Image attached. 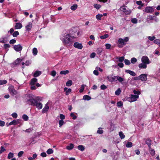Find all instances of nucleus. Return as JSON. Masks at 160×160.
Here are the masks:
<instances>
[{
    "mask_svg": "<svg viewBox=\"0 0 160 160\" xmlns=\"http://www.w3.org/2000/svg\"><path fill=\"white\" fill-rule=\"evenodd\" d=\"M93 6L95 8L97 9H99L101 7V5L97 4H94Z\"/></svg>",
    "mask_w": 160,
    "mask_h": 160,
    "instance_id": "obj_46",
    "label": "nucleus"
},
{
    "mask_svg": "<svg viewBox=\"0 0 160 160\" xmlns=\"http://www.w3.org/2000/svg\"><path fill=\"white\" fill-rule=\"evenodd\" d=\"M60 118L61 120H63L65 119V116L64 115L61 114L60 115Z\"/></svg>",
    "mask_w": 160,
    "mask_h": 160,
    "instance_id": "obj_54",
    "label": "nucleus"
},
{
    "mask_svg": "<svg viewBox=\"0 0 160 160\" xmlns=\"http://www.w3.org/2000/svg\"><path fill=\"white\" fill-rule=\"evenodd\" d=\"M122 105L123 104L122 103V102L121 101L118 102L117 103V105L118 107H120L122 106Z\"/></svg>",
    "mask_w": 160,
    "mask_h": 160,
    "instance_id": "obj_52",
    "label": "nucleus"
},
{
    "mask_svg": "<svg viewBox=\"0 0 160 160\" xmlns=\"http://www.w3.org/2000/svg\"><path fill=\"white\" fill-rule=\"evenodd\" d=\"M32 23L31 22H29L28 24L26 26V30L28 31H30L32 28Z\"/></svg>",
    "mask_w": 160,
    "mask_h": 160,
    "instance_id": "obj_12",
    "label": "nucleus"
},
{
    "mask_svg": "<svg viewBox=\"0 0 160 160\" xmlns=\"http://www.w3.org/2000/svg\"><path fill=\"white\" fill-rule=\"evenodd\" d=\"M22 27V24L19 22L17 23L15 26V28L17 29H21Z\"/></svg>",
    "mask_w": 160,
    "mask_h": 160,
    "instance_id": "obj_16",
    "label": "nucleus"
},
{
    "mask_svg": "<svg viewBox=\"0 0 160 160\" xmlns=\"http://www.w3.org/2000/svg\"><path fill=\"white\" fill-rule=\"evenodd\" d=\"M133 93H134V94H137V95H138L140 94V91H136L135 90H134L133 91Z\"/></svg>",
    "mask_w": 160,
    "mask_h": 160,
    "instance_id": "obj_60",
    "label": "nucleus"
},
{
    "mask_svg": "<svg viewBox=\"0 0 160 160\" xmlns=\"http://www.w3.org/2000/svg\"><path fill=\"white\" fill-rule=\"evenodd\" d=\"M154 42L158 44L160 48V40L159 39H156L154 41Z\"/></svg>",
    "mask_w": 160,
    "mask_h": 160,
    "instance_id": "obj_26",
    "label": "nucleus"
},
{
    "mask_svg": "<svg viewBox=\"0 0 160 160\" xmlns=\"http://www.w3.org/2000/svg\"><path fill=\"white\" fill-rule=\"evenodd\" d=\"M56 72L55 71H52L51 72V74L53 77H54L56 75Z\"/></svg>",
    "mask_w": 160,
    "mask_h": 160,
    "instance_id": "obj_64",
    "label": "nucleus"
},
{
    "mask_svg": "<svg viewBox=\"0 0 160 160\" xmlns=\"http://www.w3.org/2000/svg\"><path fill=\"white\" fill-rule=\"evenodd\" d=\"M149 150L150 151V154L152 156H154L155 153V151L153 149H152L151 148H149Z\"/></svg>",
    "mask_w": 160,
    "mask_h": 160,
    "instance_id": "obj_28",
    "label": "nucleus"
},
{
    "mask_svg": "<svg viewBox=\"0 0 160 160\" xmlns=\"http://www.w3.org/2000/svg\"><path fill=\"white\" fill-rule=\"evenodd\" d=\"M105 46L106 47V48L107 49H109L111 47V44H105Z\"/></svg>",
    "mask_w": 160,
    "mask_h": 160,
    "instance_id": "obj_61",
    "label": "nucleus"
},
{
    "mask_svg": "<svg viewBox=\"0 0 160 160\" xmlns=\"http://www.w3.org/2000/svg\"><path fill=\"white\" fill-rule=\"evenodd\" d=\"M138 96L136 95H131V97L129 99V101L133 102L136 101L137 98H138Z\"/></svg>",
    "mask_w": 160,
    "mask_h": 160,
    "instance_id": "obj_6",
    "label": "nucleus"
},
{
    "mask_svg": "<svg viewBox=\"0 0 160 160\" xmlns=\"http://www.w3.org/2000/svg\"><path fill=\"white\" fill-rule=\"evenodd\" d=\"M119 135L121 139H123L125 137V136L123 134L122 132L121 131L119 132Z\"/></svg>",
    "mask_w": 160,
    "mask_h": 160,
    "instance_id": "obj_27",
    "label": "nucleus"
},
{
    "mask_svg": "<svg viewBox=\"0 0 160 160\" xmlns=\"http://www.w3.org/2000/svg\"><path fill=\"white\" fill-rule=\"evenodd\" d=\"M147 64L144 63H141L139 64L138 67H139V68H141V69H142V68L145 69L147 67Z\"/></svg>",
    "mask_w": 160,
    "mask_h": 160,
    "instance_id": "obj_15",
    "label": "nucleus"
},
{
    "mask_svg": "<svg viewBox=\"0 0 160 160\" xmlns=\"http://www.w3.org/2000/svg\"><path fill=\"white\" fill-rule=\"evenodd\" d=\"M132 143L131 142H128L127 143L126 146L127 148H131L132 146Z\"/></svg>",
    "mask_w": 160,
    "mask_h": 160,
    "instance_id": "obj_36",
    "label": "nucleus"
},
{
    "mask_svg": "<svg viewBox=\"0 0 160 160\" xmlns=\"http://www.w3.org/2000/svg\"><path fill=\"white\" fill-rule=\"evenodd\" d=\"M13 157V154L12 152H9L8 154V158L10 159L11 158H12Z\"/></svg>",
    "mask_w": 160,
    "mask_h": 160,
    "instance_id": "obj_42",
    "label": "nucleus"
},
{
    "mask_svg": "<svg viewBox=\"0 0 160 160\" xmlns=\"http://www.w3.org/2000/svg\"><path fill=\"white\" fill-rule=\"evenodd\" d=\"M47 152L48 154H50L53 152V151L52 149L49 148L47 150Z\"/></svg>",
    "mask_w": 160,
    "mask_h": 160,
    "instance_id": "obj_45",
    "label": "nucleus"
},
{
    "mask_svg": "<svg viewBox=\"0 0 160 160\" xmlns=\"http://www.w3.org/2000/svg\"><path fill=\"white\" fill-rule=\"evenodd\" d=\"M73 46L74 47L80 49H82L83 47L82 44L79 43L78 42H76L74 43Z\"/></svg>",
    "mask_w": 160,
    "mask_h": 160,
    "instance_id": "obj_11",
    "label": "nucleus"
},
{
    "mask_svg": "<svg viewBox=\"0 0 160 160\" xmlns=\"http://www.w3.org/2000/svg\"><path fill=\"white\" fill-rule=\"evenodd\" d=\"M109 37L108 34H105L104 35L101 36H100V38L101 39H105L108 38Z\"/></svg>",
    "mask_w": 160,
    "mask_h": 160,
    "instance_id": "obj_32",
    "label": "nucleus"
},
{
    "mask_svg": "<svg viewBox=\"0 0 160 160\" xmlns=\"http://www.w3.org/2000/svg\"><path fill=\"white\" fill-rule=\"evenodd\" d=\"M103 131L102 130V128H98L97 131V132L98 133L100 134H102L103 133Z\"/></svg>",
    "mask_w": 160,
    "mask_h": 160,
    "instance_id": "obj_41",
    "label": "nucleus"
},
{
    "mask_svg": "<svg viewBox=\"0 0 160 160\" xmlns=\"http://www.w3.org/2000/svg\"><path fill=\"white\" fill-rule=\"evenodd\" d=\"M116 58L117 59H118L119 62H122L124 59V57H116Z\"/></svg>",
    "mask_w": 160,
    "mask_h": 160,
    "instance_id": "obj_22",
    "label": "nucleus"
},
{
    "mask_svg": "<svg viewBox=\"0 0 160 160\" xmlns=\"http://www.w3.org/2000/svg\"><path fill=\"white\" fill-rule=\"evenodd\" d=\"M86 86L85 85H84V84L82 85L81 86V88L79 90V92H82L84 89L85 87H86Z\"/></svg>",
    "mask_w": 160,
    "mask_h": 160,
    "instance_id": "obj_31",
    "label": "nucleus"
},
{
    "mask_svg": "<svg viewBox=\"0 0 160 160\" xmlns=\"http://www.w3.org/2000/svg\"><path fill=\"white\" fill-rule=\"evenodd\" d=\"M22 60H21L19 58H18L17 59V60L15 61V63L16 64H17L19 63L22 61Z\"/></svg>",
    "mask_w": 160,
    "mask_h": 160,
    "instance_id": "obj_59",
    "label": "nucleus"
},
{
    "mask_svg": "<svg viewBox=\"0 0 160 160\" xmlns=\"http://www.w3.org/2000/svg\"><path fill=\"white\" fill-rule=\"evenodd\" d=\"M147 75L146 74H143L140 75L138 77L135 78L134 80H137L138 79H140L142 81H145L147 80Z\"/></svg>",
    "mask_w": 160,
    "mask_h": 160,
    "instance_id": "obj_3",
    "label": "nucleus"
},
{
    "mask_svg": "<svg viewBox=\"0 0 160 160\" xmlns=\"http://www.w3.org/2000/svg\"><path fill=\"white\" fill-rule=\"evenodd\" d=\"M64 122L63 120H60L59 121V127L61 128L62 126L64 123Z\"/></svg>",
    "mask_w": 160,
    "mask_h": 160,
    "instance_id": "obj_39",
    "label": "nucleus"
},
{
    "mask_svg": "<svg viewBox=\"0 0 160 160\" xmlns=\"http://www.w3.org/2000/svg\"><path fill=\"white\" fill-rule=\"evenodd\" d=\"M28 103L33 106H35L38 109H41L42 107V104L41 102H38L35 99L32 98L29 99L27 101Z\"/></svg>",
    "mask_w": 160,
    "mask_h": 160,
    "instance_id": "obj_2",
    "label": "nucleus"
},
{
    "mask_svg": "<svg viewBox=\"0 0 160 160\" xmlns=\"http://www.w3.org/2000/svg\"><path fill=\"white\" fill-rule=\"evenodd\" d=\"M7 82V81L6 80H0V85L6 84Z\"/></svg>",
    "mask_w": 160,
    "mask_h": 160,
    "instance_id": "obj_34",
    "label": "nucleus"
},
{
    "mask_svg": "<svg viewBox=\"0 0 160 160\" xmlns=\"http://www.w3.org/2000/svg\"><path fill=\"white\" fill-rule=\"evenodd\" d=\"M23 153H24V152L23 151H20L18 153V156L19 157H21L22 155L23 154Z\"/></svg>",
    "mask_w": 160,
    "mask_h": 160,
    "instance_id": "obj_55",
    "label": "nucleus"
},
{
    "mask_svg": "<svg viewBox=\"0 0 160 160\" xmlns=\"http://www.w3.org/2000/svg\"><path fill=\"white\" fill-rule=\"evenodd\" d=\"M0 149H1L0 151V154L2 153V152L6 150L4 148V147L2 146L1 147Z\"/></svg>",
    "mask_w": 160,
    "mask_h": 160,
    "instance_id": "obj_53",
    "label": "nucleus"
},
{
    "mask_svg": "<svg viewBox=\"0 0 160 160\" xmlns=\"http://www.w3.org/2000/svg\"><path fill=\"white\" fill-rule=\"evenodd\" d=\"M70 116L73 119H75L77 118V117L73 113H72L70 114Z\"/></svg>",
    "mask_w": 160,
    "mask_h": 160,
    "instance_id": "obj_51",
    "label": "nucleus"
},
{
    "mask_svg": "<svg viewBox=\"0 0 160 160\" xmlns=\"http://www.w3.org/2000/svg\"><path fill=\"white\" fill-rule=\"evenodd\" d=\"M137 19L136 18H133L132 19L131 22L133 23H137Z\"/></svg>",
    "mask_w": 160,
    "mask_h": 160,
    "instance_id": "obj_48",
    "label": "nucleus"
},
{
    "mask_svg": "<svg viewBox=\"0 0 160 160\" xmlns=\"http://www.w3.org/2000/svg\"><path fill=\"white\" fill-rule=\"evenodd\" d=\"M145 142L146 144L148 145L149 148H151V145L152 142L151 140L150 139H148Z\"/></svg>",
    "mask_w": 160,
    "mask_h": 160,
    "instance_id": "obj_18",
    "label": "nucleus"
},
{
    "mask_svg": "<svg viewBox=\"0 0 160 160\" xmlns=\"http://www.w3.org/2000/svg\"><path fill=\"white\" fill-rule=\"evenodd\" d=\"M18 121L14 120H13V121H12L10 122L9 123V125H16L18 124Z\"/></svg>",
    "mask_w": 160,
    "mask_h": 160,
    "instance_id": "obj_21",
    "label": "nucleus"
},
{
    "mask_svg": "<svg viewBox=\"0 0 160 160\" xmlns=\"http://www.w3.org/2000/svg\"><path fill=\"white\" fill-rule=\"evenodd\" d=\"M120 10L124 12L126 14H129L131 12V11L130 10H126L125 6H123L121 7Z\"/></svg>",
    "mask_w": 160,
    "mask_h": 160,
    "instance_id": "obj_7",
    "label": "nucleus"
},
{
    "mask_svg": "<svg viewBox=\"0 0 160 160\" xmlns=\"http://www.w3.org/2000/svg\"><path fill=\"white\" fill-rule=\"evenodd\" d=\"M72 37L70 35L68 34L64 36H62V37H61V39L64 45H70L72 42Z\"/></svg>",
    "mask_w": 160,
    "mask_h": 160,
    "instance_id": "obj_1",
    "label": "nucleus"
},
{
    "mask_svg": "<svg viewBox=\"0 0 160 160\" xmlns=\"http://www.w3.org/2000/svg\"><path fill=\"white\" fill-rule=\"evenodd\" d=\"M74 147V145L72 143H70L69 145L66 147V149L68 150H72Z\"/></svg>",
    "mask_w": 160,
    "mask_h": 160,
    "instance_id": "obj_20",
    "label": "nucleus"
},
{
    "mask_svg": "<svg viewBox=\"0 0 160 160\" xmlns=\"http://www.w3.org/2000/svg\"><path fill=\"white\" fill-rule=\"evenodd\" d=\"M41 74V72L39 71H37L33 74V76L35 77L39 76Z\"/></svg>",
    "mask_w": 160,
    "mask_h": 160,
    "instance_id": "obj_19",
    "label": "nucleus"
},
{
    "mask_svg": "<svg viewBox=\"0 0 160 160\" xmlns=\"http://www.w3.org/2000/svg\"><path fill=\"white\" fill-rule=\"evenodd\" d=\"M121 92V90L120 88H118L115 92V94L117 95H119Z\"/></svg>",
    "mask_w": 160,
    "mask_h": 160,
    "instance_id": "obj_37",
    "label": "nucleus"
},
{
    "mask_svg": "<svg viewBox=\"0 0 160 160\" xmlns=\"http://www.w3.org/2000/svg\"><path fill=\"white\" fill-rule=\"evenodd\" d=\"M100 88L102 90H104L107 88V87L104 84L101 85Z\"/></svg>",
    "mask_w": 160,
    "mask_h": 160,
    "instance_id": "obj_58",
    "label": "nucleus"
},
{
    "mask_svg": "<svg viewBox=\"0 0 160 160\" xmlns=\"http://www.w3.org/2000/svg\"><path fill=\"white\" fill-rule=\"evenodd\" d=\"M102 16V14H98L96 16V18L98 20H101Z\"/></svg>",
    "mask_w": 160,
    "mask_h": 160,
    "instance_id": "obj_43",
    "label": "nucleus"
},
{
    "mask_svg": "<svg viewBox=\"0 0 160 160\" xmlns=\"http://www.w3.org/2000/svg\"><path fill=\"white\" fill-rule=\"evenodd\" d=\"M23 119L25 121H27L28 119V117L27 115L24 114L22 116Z\"/></svg>",
    "mask_w": 160,
    "mask_h": 160,
    "instance_id": "obj_40",
    "label": "nucleus"
},
{
    "mask_svg": "<svg viewBox=\"0 0 160 160\" xmlns=\"http://www.w3.org/2000/svg\"><path fill=\"white\" fill-rule=\"evenodd\" d=\"M71 91H72V90L71 89H70V88L68 89V90L67 91H66V92L65 93H66V95H68L71 92Z\"/></svg>",
    "mask_w": 160,
    "mask_h": 160,
    "instance_id": "obj_50",
    "label": "nucleus"
},
{
    "mask_svg": "<svg viewBox=\"0 0 160 160\" xmlns=\"http://www.w3.org/2000/svg\"><path fill=\"white\" fill-rule=\"evenodd\" d=\"M77 5L76 4H74L71 7V9L72 10H75L77 8Z\"/></svg>",
    "mask_w": 160,
    "mask_h": 160,
    "instance_id": "obj_30",
    "label": "nucleus"
},
{
    "mask_svg": "<svg viewBox=\"0 0 160 160\" xmlns=\"http://www.w3.org/2000/svg\"><path fill=\"white\" fill-rule=\"evenodd\" d=\"M118 66L120 68H122L123 67L124 65H123V63H122V62H121L119 63L118 64Z\"/></svg>",
    "mask_w": 160,
    "mask_h": 160,
    "instance_id": "obj_63",
    "label": "nucleus"
},
{
    "mask_svg": "<svg viewBox=\"0 0 160 160\" xmlns=\"http://www.w3.org/2000/svg\"><path fill=\"white\" fill-rule=\"evenodd\" d=\"M69 72V71L68 70H66L65 71H61L60 72V74L61 75H66V74L68 73Z\"/></svg>",
    "mask_w": 160,
    "mask_h": 160,
    "instance_id": "obj_24",
    "label": "nucleus"
},
{
    "mask_svg": "<svg viewBox=\"0 0 160 160\" xmlns=\"http://www.w3.org/2000/svg\"><path fill=\"white\" fill-rule=\"evenodd\" d=\"M83 99L85 100H89L91 99V97L89 96L85 95L83 97Z\"/></svg>",
    "mask_w": 160,
    "mask_h": 160,
    "instance_id": "obj_25",
    "label": "nucleus"
},
{
    "mask_svg": "<svg viewBox=\"0 0 160 160\" xmlns=\"http://www.w3.org/2000/svg\"><path fill=\"white\" fill-rule=\"evenodd\" d=\"M124 62L126 65H130L131 63L130 61L128 59H125L124 60Z\"/></svg>",
    "mask_w": 160,
    "mask_h": 160,
    "instance_id": "obj_47",
    "label": "nucleus"
},
{
    "mask_svg": "<svg viewBox=\"0 0 160 160\" xmlns=\"http://www.w3.org/2000/svg\"><path fill=\"white\" fill-rule=\"evenodd\" d=\"M125 72L129 74L130 75L133 76H134L136 75V73L133 71L130 70H127L125 71Z\"/></svg>",
    "mask_w": 160,
    "mask_h": 160,
    "instance_id": "obj_17",
    "label": "nucleus"
},
{
    "mask_svg": "<svg viewBox=\"0 0 160 160\" xmlns=\"http://www.w3.org/2000/svg\"><path fill=\"white\" fill-rule=\"evenodd\" d=\"M16 42V40L14 39H12L10 40L9 43L11 44L15 43Z\"/></svg>",
    "mask_w": 160,
    "mask_h": 160,
    "instance_id": "obj_57",
    "label": "nucleus"
},
{
    "mask_svg": "<svg viewBox=\"0 0 160 160\" xmlns=\"http://www.w3.org/2000/svg\"><path fill=\"white\" fill-rule=\"evenodd\" d=\"M8 89L11 95H13L16 94L17 92L14 89L13 86H11L8 88Z\"/></svg>",
    "mask_w": 160,
    "mask_h": 160,
    "instance_id": "obj_5",
    "label": "nucleus"
},
{
    "mask_svg": "<svg viewBox=\"0 0 160 160\" xmlns=\"http://www.w3.org/2000/svg\"><path fill=\"white\" fill-rule=\"evenodd\" d=\"M118 80L119 82H122L124 80V79L123 78H122L121 77H118Z\"/></svg>",
    "mask_w": 160,
    "mask_h": 160,
    "instance_id": "obj_56",
    "label": "nucleus"
},
{
    "mask_svg": "<svg viewBox=\"0 0 160 160\" xmlns=\"http://www.w3.org/2000/svg\"><path fill=\"white\" fill-rule=\"evenodd\" d=\"M49 108V107L48 106V103H47L45 104V107L43 108L42 110V112L43 113H45L48 111Z\"/></svg>",
    "mask_w": 160,
    "mask_h": 160,
    "instance_id": "obj_13",
    "label": "nucleus"
},
{
    "mask_svg": "<svg viewBox=\"0 0 160 160\" xmlns=\"http://www.w3.org/2000/svg\"><path fill=\"white\" fill-rule=\"evenodd\" d=\"M145 11L147 13H151L153 12V9L151 7H147L145 9Z\"/></svg>",
    "mask_w": 160,
    "mask_h": 160,
    "instance_id": "obj_9",
    "label": "nucleus"
},
{
    "mask_svg": "<svg viewBox=\"0 0 160 160\" xmlns=\"http://www.w3.org/2000/svg\"><path fill=\"white\" fill-rule=\"evenodd\" d=\"M19 34V33L18 31L14 32L12 33V36L13 37H15Z\"/></svg>",
    "mask_w": 160,
    "mask_h": 160,
    "instance_id": "obj_38",
    "label": "nucleus"
},
{
    "mask_svg": "<svg viewBox=\"0 0 160 160\" xmlns=\"http://www.w3.org/2000/svg\"><path fill=\"white\" fill-rule=\"evenodd\" d=\"M137 61V59L135 58H133L131 59V62L133 64L135 63Z\"/></svg>",
    "mask_w": 160,
    "mask_h": 160,
    "instance_id": "obj_44",
    "label": "nucleus"
},
{
    "mask_svg": "<svg viewBox=\"0 0 160 160\" xmlns=\"http://www.w3.org/2000/svg\"><path fill=\"white\" fill-rule=\"evenodd\" d=\"M72 84V81L69 80L67 82L66 85L67 86H70Z\"/></svg>",
    "mask_w": 160,
    "mask_h": 160,
    "instance_id": "obj_29",
    "label": "nucleus"
},
{
    "mask_svg": "<svg viewBox=\"0 0 160 160\" xmlns=\"http://www.w3.org/2000/svg\"><path fill=\"white\" fill-rule=\"evenodd\" d=\"M118 43L119 44H120V45H118V47H122V46L125 45H126V43L124 42L123 39L122 38H119L118 39Z\"/></svg>",
    "mask_w": 160,
    "mask_h": 160,
    "instance_id": "obj_8",
    "label": "nucleus"
},
{
    "mask_svg": "<svg viewBox=\"0 0 160 160\" xmlns=\"http://www.w3.org/2000/svg\"><path fill=\"white\" fill-rule=\"evenodd\" d=\"M37 81L38 80L36 78H32L31 80L30 85H34L37 82Z\"/></svg>",
    "mask_w": 160,
    "mask_h": 160,
    "instance_id": "obj_14",
    "label": "nucleus"
},
{
    "mask_svg": "<svg viewBox=\"0 0 160 160\" xmlns=\"http://www.w3.org/2000/svg\"><path fill=\"white\" fill-rule=\"evenodd\" d=\"M148 39H149L150 41H153L156 38L155 36H152V37H151V36H149L148 37Z\"/></svg>",
    "mask_w": 160,
    "mask_h": 160,
    "instance_id": "obj_49",
    "label": "nucleus"
},
{
    "mask_svg": "<svg viewBox=\"0 0 160 160\" xmlns=\"http://www.w3.org/2000/svg\"><path fill=\"white\" fill-rule=\"evenodd\" d=\"M78 148L81 151H83L85 149V148L82 145H79L78 147Z\"/></svg>",
    "mask_w": 160,
    "mask_h": 160,
    "instance_id": "obj_23",
    "label": "nucleus"
},
{
    "mask_svg": "<svg viewBox=\"0 0 160 160\" xmlns=\"http://www.w3.org/2000/svg\"><path fill=\"white\" fill-rule=\"evenodd\" d=\"M32 52H33V55H36L37 54L38 50H37V49L36 48H34L33 49Z\"/></svg>",
    "mask_w": 160,
    "mask_h": 160,
    "instance_id": "obj_35",
    "label": "nucleus"
},
{
    "mask_svg": "<svg viewBox=\"0 0 160 160\" xmlns=\"http://www.w3.org/2000/svg\"><path fill=\"white\" fill-rule=\"evenodd\" d=\"M13 48L15 51L18 52L22 50V47L20 45L18 44L14 45L13 47Z\"/></svg>",
    "mask_w": 160,
    "mask_h": 160,
    "instance_id": "obj_10",
    "label": "nucleus"
},
{
    "mask_svg": "<svg viewBox=\"0 0 160 160\" xmlns=\"http://www.w3.org/2000/svg\"><path fill=\"white\" fill-rule=\"evenodd\" d=\"M141 61L142 63H144L147 64H149L151 62L148 57L146 56H144L142 57Z\"/></svg>",
    "mask_w": 160,
    "mask_h": 160,
    "instance_id": "obj_4",
    "label": "nucleus"
},
{
    "mask_svg": "<svg viewBox=\"0 0 160 160\" xmlns=\"http://www.w3.org/2000/svg\"><path fill=\"white\" fill-rule=\"evenodd\" d=\"M12 116L13 118H16L18 116L17 114L15 112H14L12 114Z\"/></svg>",
    "mask_w": 160,
    "mask_h": 160,
    "instance_id": "obj_62",
    "label": "nucleus"
},
{
    "mask_svg": "<svg viewBox=\"0 0 160 160\" xmlns=\"http://www.w3.org/2000/svg\"><path fill=\"white\" fill-rule=\"evenodd\" d=\"M118 76H114L112 78V80H110L111 82L116 81L118 80Z\"/></svg>",
    "mask_w": 160,
    "mask_h": 160,
    "instance_id": "obj_33",
    "label": "nucleus"
}]
</instances>
